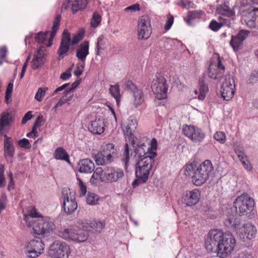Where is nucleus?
I'll return each mask as SVG.
<instances>
[{
    "mask_svg": "<svg viewBox=\"0 0 258 258\" xmlns=\"http://www.w3.org/2000/svg\"><path fill=\"white\" fill-rule=\"evenodd\" d=\"M235 243V238L230 233L213 229L208 233L205 244L208 251L217 253L219 257L224 258L231 254Z\"/></svg>",
    "mask_w": 258,
    "mask_h": 258,
    "instance_id": "nucleus-1",
    "label": "nucleus"
},
{
    "mask_svg": "<svg viewBox=\"0 0 258 258\" xmlns=\"http://www.w3.org/2000/svg\"><path fill=\"white\" fill-rule=\"evenodd\" d=\"M72 67L68 69L65 72L61 74L60 78L62 80H66L71 77Z\"/></svg>",
    "mask_w": 258,
    "mask_h": 258,
    "instance_id": "nucleus-55",
    "label": "nucleus"
},
{
    "mask_svg": "<svg viewBox=\"0 0 258 258\" xmlns=\"http://www.w3.org/2000/svg\"><path fill=\"white\" fill-rule=\"evenodd\" d=\"M45 50L46 48L45 46H41L39 49L35 53L33 58L31 61V67L33 69H37L43 64V59Z\"/></svg>",
    "mask_w": 258,
    "mask_h": 258,
    "instance_id": "nucleus-22",
    "label": "nucleus"
},
{
    "mask_svg": "<svg viewBox=\"0 0 258 258\" xmlns=\"http://www.w3.org/2000/svg\"><path fill=\"white\" fill-rule=\"evenodd\" d=\"M223 24L221 22L218 23L215 20H212L209 25V28L214 31H217L223 26Z\"/></svg>",
    "mask_w": 258,
    "mask_h": 258,
    "instance_id": "nucleus-47",
    "label": "nucleus"
},
{
    "mask_svg": "<svg viewBox=\"0 0 258 258\" xmlns=\"http://www.w3.org/2000/svg\"><path fill=\"white\" fill-rule=\"evenodd\" d=\"M60 19H61V15L60 14L57 15L54 19V22H53V25L52 26V32H51V34H50V38H49V43L48 44H47V46H48V47L51 45V42H50V39H53V37L55 36V35L56 34V31H57V29H58V27L59 26Z\"/></svg>",
    "mask_w": 258,
    "mask_h": 258,
    "instance_id": "nucleus-33",
    "label": "nucleus"
},
{
    "mask_svg": "<svg viewBox=\"0 0 258 258\" xmlns=\"http://www.w3.org/2000/svg\"><path fill=\"white\" fill-rule=\"evenodd\" d=\"M101 18L100 16L96 13H95L91 22V25L93 28H96L101 22Z\"/></svg>",
    "mask_w": 258,
    "mask_h": 258,
    "instance_id": "nucleus-45",
    "label": "nucleus"
},
{
    "mask_svg": "<svg viewBox=\"0 0 258 258\" xmlns=\"http://www.w3.org/2000/svg\"><path fill=\"white\" fill-rule=\"evenodd\" d=\"M230 45L232 47L234 51H237L242 47L243 41H242L236 35L232 36L230 42Z\"/></svg>",
    "mask_w": 258,
    "mask_h": 258,
    "instance_id": "nucleus-35",
    "label": "nucleus"
},
{
    "mask_svg": "<svg viewBox=\"0 0 258 258\" xmlns=\"http://www.w3.org/2000/svg\"><path fill=\"white\" fill-rule=\"evenodd\" d=\"M152 28L150 18L148 16H143L138 24V37L139 39H147L151 35Z\"/></svg>",
    "mask_w": 258,
    "mask_h": 258,
    "instance_id": "nucleus-12",
    "label": "nucleus"
},
{
    "mask_svg": "<svg viewBox=\"0 0 258 258\" xmlns=\"http://www.w3.org/2000/svg\"><path fill=\"white\" fill-rule=\"evenodd\" d=\"M225 67L218 59L217 64L211 63L209 68L208 76L213 79H220L224 73Z\"/></svg>",
    "mask_w": 258,
    "mask_h": 258,
    "instance_id": "nucleus-19",
    "label": "nucleus"
},
{
    "mask_svg": "<svg viewBox=\"0 0 258 258\" xmlns=\"http://www.w3.org/2000/svg\"><path fill=\"white\" fill-rule=\"evenodd\" d=\"M63 209L67 215L73 214L77 210L78 204L76 201L75 194L68 188L62 189Z\"/></svg>",
    "mask_w": 258,
    "mask_h": 258,
    "instance_id": "nucleus-8",
    "label": "nucleus"
},
{
    "mask_svg": "<svg viewBox=\"0 0 258 258\" xmlns=\"http://www.w3.org/2000/svg\"><path fill=\"white\" fill-rule=\"evenodd\" d=\"M214 139L221 143H224L226 141V136L223 132H217L214 135Z\"/></svg>",
    "mask_w": 258,
    "mask_h": 258,
    "instance_id": "nucleus-46",
    "label": "nucleus"
},
{
    "mask_svg": "<svg viewBox=\"0 0 258 258\" xmlns=\"http://www.w3.org/2000/svg\"><path fill=\"white\" fill-rule=\"evenodd\" d=\"M48 253L52 258H69L71 250L66 243L55 241L50 245Z\"/></svg>",
    "mask_w": 258,
    "mask_h": 258,
    "instance_id": "nucleus-7",
    "label": "nucleus"
},
{
    "mask_svg": "<svg viewBox=\"0 0 258 258\" xmlns=\"http://www.w3.org/2000/svg\"><path fill=\"white\" fill-rule=\"evenodd\" d=\"M137 126V121L136 119L129 118L126 122L121 124L123 134L134 142L133 133L135 131Z\"/></svg>",
    "mask_w": 258,
    "mask_h": 258,
    "instance_id": "nucleus-20",
    "label": "nucleus"
},
{
    "mask_svg": "<svg viewBox=\"0 0 258 258\" xmlns=\"http://www.w3.org/2000/svg\"><path fill=\"white\" fill-rule=\"evenodd\" d=\"M244 167L248 170H250L252 169V167L250 162L246 159V157L245 156L239 159Z\"/></svg>",
    "mask_w": 258,
    "mask_h": 258,
    "instance_id": "nucleus-54",
    "label": "nucleus"
},
{
    "mask_svg": "<svg viewBox=\"0 0 258 258\" xmlns=\"http://www.w3.org/2000/svg\"><path fill=\"white\" fill-rule=\"evenodd\" d=\"M7 201V196L6 194H3L0 198V213L6 207Z\"/></svg>",
    "mask_w": 258,
    "mask_h": 258,
    "instance_id": "nucleus-53",
    "label": "nucleus"
},
{
    "mask_svg": "<svg viewBox=\"0 0 258 258\" xmlns=\"http://www.w3.org/2000/svg\"><path fill=\"white\" fill-rule=\"evenodd\" d=\"M104 122L103 119H96L91 121L88 125V130L94 134L100 135L104 131Z\"/></svg>",
    "mask_w": 258,
    "mask_h": 258,
    "instance_id": "nucleus-23",
    "label": "nucleus"
},
{
    "mask_svg": "<svg viewBox=\"0 0 258 258\" xmlns=\"http://www.w3.org/2000/svg\"><path fill=\"white\" fill-rule=\"evenodd\" d=\"M79 225L87 231L94 230L96 232H100L104 226L103 222L95 220L89 221L85 220L82 221Z\"/></svg>",
    "mask_w": 258,
    "mask_h": 258,
    "instance_id": "nucleus-24",
    "label": "nucleus"
},
{
    "mask_svg": "<svg viewBox=\"0 0 258 258\" xmlns=\"http://www.w3.org/2000/svg\"><path fill=\"white\" fill-rule=\"evenodd\" d=\"M173 23V17L172 16H170L169 17L166 22V24L164 26V28L166 30H168L170 29L172 24Z\"/></svg>",
    "mask_w": 258,
    "mask_h": 258,
    "instance_id": "nucleus-57",
    "label": "nucleus"
},
{
    "mask_svg": "<svg viewBox=\"0 0 258 258\" xmlns=\"http://www.w3.org/2000/svg\"><path fill=\"white\" fill-rule=\"evenodd\" d=\"M32 117V115L31 114V112L28 111L27 113H26L25 114L24 116L22 118V123L25 124L28 120L31 119Z\"/></svg>",
    "mask_w": 258,
    "mask_h": 258,
    "instance_id": "nucleus-60",
    "label": "nucleus"
},
{
    "mask_svg": "<svg viewBox=\"0 0 258 258\" xmlns=\"http://www.w3.org/2000/svg\"><path fill=\"white\" fill-rule=\"evenodd\" d=\"M12 120V116L10 113L8 112L2 113L0 119V132L3 131L5 126L10 124Z\"/></svg>",
    "mask_w": 258,
    "mask_h": 258,
    "instance_id": "nucleus-31",
    "label": "nucleus"
},
{
    "mask_svg": "<svg viewBox=\"0 0 258 258\" xmlns=\"http://www.w3.org/2000/svg\"><path fill=\"white\" fill-rule=\"evenodd\" d=\"M58 235L65 240L77 242H84L88 238V233L85 230L74 228H67L60 230Z\"/></svg>",
    "mask_w": 258,
    "mask_h": 258,
    "instance_id": "nucleus-6",
    "label": "nucleus"
},
{
    "mask_svg": "<svg viewBox=\"0 0 258 258\" xmlns=\"http://www.w3.org/2000/svg\"><path fill=\"white\" fill-rule=\"evenodd\" d=\"M217 12L221 15L228 17L233 15L232 10H231L226 4H224L222 6H219L217 8Z\"/></svg>",
    "mask_w": 258,
    "mask_h": 258,
    "instance_id": "nucleus-36",
    "label": "nucleus"
},
{
    "mask_svg": "<svg viewBox=\"0 0 258 258\" xmlns=\"http://www.w3.org/2000/svg\"><path fill=\"white\" fill-rule=\"evenodd\" d=\"M54 157L56 159L64 160L70 164L69 156L68 153L61 147L57 148L55 150Z\"/></svg>",
    "mask_w": 258,
    "mask_h": 258,
    "instance_id": "nucleus-30",
    "label": "nucleus"
},
{
    "mask_svg": "<svg viewBox=\"0 0 258 258\" xmlns=\"http://www.w3.org/2000/svg\"><path fill=\"white\" fill-rule=\"evenodd\" d=\"M183 134L195 143H200L205 137V134L200 128L191 125L185 124L182 127Z\"/></svg>",
    "mask_w": 258,
    "mask_h": 258,
    "instance_id": "nucleus-13",
    "label": "nucleus"
},
{
    "mask_svg": "<svg viewBox=\"0 0 258 258\" xmlns=\"http://www.w3.org/2000/svg\"><path fill=\"white\" fill-rule=\"evenodd\" d=\"M88 5L87 0H75L71 3V9L73 13L85 9Z\"/></svg>",
    "mask_w": 258,
    "mask_h": 258,
    "instance_id": "nucleus-28",
    "label": "nucleus"
},
{
    "mask_svg": "<svg viewBox=\"0 0 258 258\" xmlns=\"http://www.w3.org/2000/svg\"><path fill=\"white\" fill-rule=\"evenodd\" d=\"M80 84V81H75V82H74L72 84V87L71 88L69 89L68 91H71V92H72L73 93V90L76 88H77V87H78V86Z\"/></svg>",
    "mask_w": 258,
    "mask_h": 258,
    "instance_id": "nucleus-63",
    "label": "nucleus"
},
{
    "mask_svg": "<svg viewBox=\"0 0 258 258\" xmlns=\"http://www.w3.org/2000/svg\"><path fill=\"white\" fill-rule=\"evenodd\" d=\"M71 45L70 34L67 30L63 32L61 42L57 53L60 58H62L68 53Z\"/></svg>",
    "mask_w": 258,
    "mask_h": 258,
    "instance_id": "nucleus-17",
    "label": "nucleus"
},
{
    "mask_svg": "<svg viewBox=\"0 0 258 258\" xmlns=\"http://www.w3.org/2000/svg\"><path fill=\"white\" fill-rule=\"evenodd\" d=\"M134 104L135 106L140 105L144 101V96L142 91L136 88L133 91Z\"/></svg>",
    "mask_w": 258,
    "mask_h": 258,
    "instance_id": "nucleus-32",
    "label": "nucleus"
},
{
    "mask_svg": "<svg viewBox=\"0 0 258 258\" xmlns=\"http://www.w3.org/2000/svg\"><path fill=\"white\" fill-rule=\"evenodd\" d=\"M254 205L253 199L246 193H244L237 197L233 203L236 214L240 216L246 215L250 213Z\"/></svg>",
    "mask_w": 258,
    "mask_h": 258,
    "instance_id": "nucleus-5",
    "label": "nucleus"
},
{
    "mask_svg": "<svg viewBox=\"0 0 258 258\" xmlns=\"http://www.w3.org/2000/svg\"><path fill=\"white\" fill-rule=\"evenodd\" d=\"M213 169L211 161L206 160L199 166L195 163L187 164L184 168V173L186 176L191 177L194 184L200 186L206 182Z\"/></svg>",
    "mask_w": 258,
    "mask_h": 258,
    "instance_id": "nucleus-2",
    "label": "nucleus"
},
{
    "mask_svg": "<svg viewBox=\"0 0 258 258\" xmlns=\"http://www.w3.org/2000/svg\"><path fill=\"white\" fill-rule=\"evenodd\" d=\"M157 149V141L153 139L151 141V144H148L147 146L146 144L143 143L138 146L135 149V157L137 158H141L144 156L149 155L150 153H153L150 150L155 151Z\"/></svg>",
    "mask_w": 258,
    "mask_h": 258,
    "instance_id": "nucleus-15",
    "label": "nucleus"
},
{
    "mask_svg": "<svg viewBox=\"0 0 258 258\" xmlns=\"http://www.w3.org/2000/svg\"><path fill=\"white\" fill-rule=\"evenodd\" d=\"M77 180L78 182L80 194L81 196H84L86 195L87 192L86 186L80 178H77Z\"/></svg>",
    "mask_w": 258,
    "mask_h": 258,
    "instance_id": "nucleus-48",
    "label": "nucleus"
},
{
    "mask_svg": "<svg viewBox=\"0 0 258 258\" xmlns=\"http://www.w3.org/2000/svg\"><path fill=\"white\" fill-rule=\"evenodd\" d=\"M48 90V88H38L35 95V99L38 101H41L42 97L44 96L46 92Z\"/></svg>",
    "mask_w": 258,
    "mask_h": 258,
    "instance_id": "nucleus-44",
    "label": "nucleus"
},
{
    "mask_svg": "<svg viewBox=\"0 0 258 258\" xmlns=\"http://www.w3.org/2000/svg\"><path fill=\"white\" fill-rule=\"evenodd\" d=\"M238 258H252V256L248 253H240Z\"/></svg>",
    "mask_w": 258,
    "mask_h": 258,
    "instance_id": "nucleus-64",
    "label": "nucleus"
},
{
    "mask_svg": "<svg viewBox=\"0 0 258 258\" xmlns=\"http://www.w3.org/2000/svg\"><path fill=\"white\" fill-rule=\"evenodd\" d=\"M240 221L239 218H235L234 216H230L226 218L224 221V225L229 228L238 230L239 227Z\"/></svg>",
    "mask_w": 258,
    "mask_h": 258,
    "instance_id": "nucleus-29",
    "label": "nucleus"
},
{
    "mask_svg": "<svg viewBox=\"0 0 258 258\" xmlns=\"http://www.w3.org/2000/svg\"><path fill=\"white\" fill-rule=\"evenodd\" d=\"M182 198L187 206H193L197 205L200 201L201 192L198 189L187 191Z\"/></svg>",
    "mask_w": 258,
    "mask_h": 258,
    "instance_id": "nucleus-18",
    "label": "nucleus"
},
{
    "mask_svg": "<svg viewBox=\"0 0 258 258\" xmlns=\"http://www.w3.org/2000/svg\"><path fill=\"white\" fill-rule=\"evenodd\" d=\"M202 15V12H198L197 11L189 12L187 22L189 24L192 20L196 19H199Z\"/></svg>",
    "mask_w": 258,
    "mask_h": 258,
    "instance_id": "nucleus-42",
    "label": "nucleus"
},
{
    "mask_svg": "<svg viewBox=\"0 0 258 258\" xmlns=\"http://www.w3.org/2000/svg\"><path fill=\"white\" fill-rule=\"evenodd\" d=\"M126 10H133V11H139L140 10L139 5L135 4L130 7H127L125 9Z\"/></svg>",
    "mask_w": 258,
    "mask_h": 258,
    "instance_id": "nucleus-62",
    "label": "nucleus"
},
{
    "mask_svg": "<svg viewBox=\"0 0 258 258\" xmlns=\"http://www.w3.org/2000/svg\"><path fill=\"white\" fill-rule=\"evenodd\" d=\"M47 33H38L35 36V40L39 43H43L46 38Z\"/></svg>",
    "mask_w": 258,
    "mask_h": 258,
    "instance_id": "nucleus-51",
    "label": "nucleus"
},
{
    "mask_svg": "<svg viewBox=\"0 0 258 258\" xmlns=\"http://www.w3.org/2000/svg\"><path fill=\"white\" fill-rule=\"evenodd\" d=\"M82 37L80 34H77L76 35H75L72 40H71V44L72 45H75L77 44L81 39Z\"/></svg>",
    "mask_w": 258,
    "mask_h": 258,
    "instance_id": "nucleus-56",
    "label": "nucleus"
},
{
    "mask_svg": "<svg viewBox=\"0 0 258 258\" xmlns=\"http://www.w3.org/2000/svg\"><path fill=\"white\" fill-rule=\"evenodd\" d=\"M74 93L71 91H65L64 95L57 102V106H62L63 104L72 100Z\"/></svg>",
    "mask_w": 258,
    "mask_h": 258,
    "instance_id": "nucleus-37",
    "label": "nucleus"
},
{
    "mask_svg": "<svg viewBox=\"0 0 258 258\" xmlns=\"http://www.w3.org/2000/svg\"><path fill=\"white\" fill-rule=\"evenodd\" d=\"M43 119L42 116H38L35 120L34 126L38 127L43 124Z\"/></svg>",
    "mask_w": 258,
    "mask_h": 258,
    "instance_id": "nucleus-61",
    "label": "nucleus"
},
{
    "mask_svg": "<svg viewBox=\"0 0 258 258\" xmlns=\"http://www.w3.org/2000/svg\"><path fill=\"white\" fill-rule=\"evenodd\" d=\"M77 168L80 173H90L94 171L95 165L93 162L89 159L80 160L78 163Z\"/></svg>",
    "mask_w": 258,
    "mask_h": 258,
    "instance_id": "nucleus-21",
    "label": "nucleus"
},
{
    "mask_svg": "<svg viewBox=\"0 0 258 258\" xmlns=\"http://www.w3.org/2000/svg\"><path fill=\"white\" fill-rule=\"evenodd\" d=\"M102 152L111 162L113 161L114 158L117 153V150L114 148V145L110 143L103 146Z\"/></svg>",
    "mask_w": 258,
    "mask_h": 258,
    "instance_id": "nucleus-27",
    "label": "nucleus"
},
{
    "mask_svg": "<svg viewBox=\"0 0 258 258\" xmlns=\"http://www.w3.org/2000/svg\"><path fill=\"white\" fill-rule=\"evenodd\" d=\"M13 84L11 83H10L8 87L7 88L5 99L6 100H8L11 97V94L13 91Z\"/></svg>",
    "mask_w": 258,
    "mask_h": 258,
    "instance_id": "nucleus-52",
    "label": "nucleus"
},
{
    "mask_svg": "<svg viewBox=\"0 0 258 258\" xmlns=\"http://www.w3.org/2000/svg\"><path fill=\"white\" fill-rule=\"evenodd\" d=\"M14 148L12 142L9 139L7 138L4 141V154L8 161L13 162L12 157L14 155Z\"/></svg>",
    "mask_w": 258,
    "mask_h": 258,
    "instance_id": "nucleus-26",
    "label": "nucleus"
},
{
    "mask_svg": "<svg viewBox=\"0 0 258 258\" xmlns=\"http://www.w3.org/2000/svg\"><path fill=\"white\" fill-rule=\"evenodd\" d=\"M124 172L121 169L114 167L97 168L92 174L90 181L93 184L99 182L113 183L121 179L124 176Z\"/></svg>",
    "mask_w": 258,
    "mask_h": 258,
    "instance_id": "nucleus-3",
    "label": "nucleus"
},
{
    "mask_svg": "<svg viewBox=\"0 0 258 258\" xmlns=\"http://www.w3.org/2000/svg\"><path fill=\"white\" fill-rule=\"evenodd\" d=\"M255 11H252L249 14L250 18H246L244 21L248 27L251 28H255L256 26V17L255 16Z\"/></svg>",
    "mask_w": 258,
    "mask_h": 258,
    "instance_id": "nucleus-39",
    "label": "nucleus"
},
{
    "mask_svg": "<svg viewBox=\"0 0 258 258\" xmlns=\"http://www.w3.org/2000/svg\"><path fill=\"white\" fill-rule=\"evenodd\" d=\"M89 43L85 41L80 44L76 50V57L82 62H85L87 56L89 53Z\"/></svg>",
    "mask_w": 258,
    "mask_h": 258,
    "instance_id": "nucleus-25",
    "label": "nucleus"
},
{
    "mask_svg": "<svg viewBox=\"0 0 258 258\" xmlns=\"http://www.w3.org/2000/svg\"><path fill=\"white\" fill-rule=\"evenodd\" d=\"M55 228L53 222L49 219L38 220L33 228V233L37 235H44Z\"/></svg>",
    "mask_w": 258,
    "mask_h": 258,
    "instance_id": "nucleus-14",
    "label": "nucleus"
},
{
    "mask_svg": "<svg viewBox=\"0 0 258 258\" xmlns=\"http://www.w3.org/2000/svg\"><path fill=\"white\" fill-rule=\"evenodd\" d=\"M24 249L28 257L36 258L44 252V244L40 238L32 239L25 243Z\"/></svg>",
    "mask_w": 258,
    "mask_h": 258,
    "instance_id": "nucleus-9",
    "label": "nucleus"
},
{
    "mask_svg": "<svg viewBox=\"0 0 258 258\" xmlns=\"http://www.w3.org/2000/svg\"><path fill=\"white\" fill-rule=\"evenodd\" d=\"M249 31L245 30L240 31L236 36L243 42L248 37Z\"/></svg>",
    "mask_w": 258,
    "mask_h": 258,
    "instance_id": "nucleus-49",
    "label": "nucleus"
},
{
    "mask_svg": "<svg viewBox=\"0 0 258 258\" xmlns=\"http://www.w3.org/2000/svg\"><path fill=\"white\" fill-rule=\"evenodd\" d=\"M8 48L6 46L0 47V58L4 59L7 55Z\"/></svg>",
    "mask_w": 258,
    "mask_h": 258,
    "instance_id": "nucleus-58",
    "label": "nucleus"
},
{
    "mask_svg": "<svg viewBox=\"0 0 258 258\" xmlns=\"http://www.w3.org/2000/svg\"><path fill=\"white\" fill-rule=\"evenodd\" d=\"M234 148L236 154L240 159L245 156L242 147L239 143H235L234 144Z\"/></svg>",
    "mask_w": 258,
    "mask_h": 258,
    "instance_id": "nucleus-43",
    "label": "nucleus"
},
{
    "mask_svg": "<svg viewBox=\"0 0 258 258\" xmlns=\"http://www.w3.org/2000/svg\"><path fill=\"white\" fill-rule=\"evenodd\" d=\"M130 159V149L128 146L127 143L125 144L124 146V151L122 154V156L121 158V160L122 162L124 163V166L126 167V165L129 161Z\"/></svg>",
    "mask_w": 258,
    "mask_h": 258,
    "instance_id": "nucleus-40",
    "label": "nucleus"
},
{
    "mask_svg": "<svg viewBox=\"0 0 258 258\" xmlns=\"http://www.w3.org/2000/svg\"><path fill=\"white\" fill-rule=\"evenodd\" d=\"M256 231V229L253 225L247 223L238 229L237 234L243 241H245V239H251L255 237Z\"/></svg>",
    "mask_w": 258,
    "mask_h": 258,
    "instance_id": "nucleus-16",
    "label": "nucleus"
},
{
    "mask_svg": "<svg viewBox=\"0 0 258 258\" xmlns=\"http://www.w3.org/2000/svg\"><path fill=\"white\" fill-rule=\"evenodd\" d=\"M149 154V155L142 158L136 163L135 174L137 179L132 182V186L134 188L140 184L146 182L148 179L154 162V158L156 156V153L154 152Z\"/></svg>",
    "mask_w": 258,
    "mask_h": 258,
    "instance_id": "nucleus-4",
    "label": "nucleus"
},
{
    "mask_svg": "<svg viewBox=\"0 0 258 258\" xmlns=\"http://www.w3.org/2000/svg\"><path fill=\"white\" fill-rule=\"evenodd\" d=\"M98 196L94 193L89 192L86 197V202L89 205H96L98 204Z\"/></svg>",
    "mask_w": 258,
    "mask_h": 258,
    "instance_id": "nucleus-38",
    "label": "nucleus"
},
{
    "mask_svg": "<svg viewBox=\"0 0 258 258\" xmlns=\"http://www.w3.org/2000/svg\"><path fill=\"white\" fill-rule=\"evenodd\" d=\"M235 81L232 75L225 76L222 84L221 92L224 100L229 101L235 93Z\"/></svg>",
    "mask_w": 258,
    "mask_h": 258,
    "instance_id": "nucleus-11",
    "label": "nucleus"
},
{
    "mask_svg": "<svg viewBox=\"0 0 258 258\" xmlns=\"http://www.w3.org/2000/svg\"><path fill=\"white\" fill-rule=\"evenodd\" d=\"M109 91L111 95L116 99L118 102V99L120 97L119 88L118 85L111 86L109 88Z\"/></svg>",
    "mask_w": 258,
    "mask_h": 258,
    "instance_id": "nucleus-41",
    "label": "nucleus"
},
{
    "mask_svg": "<svg viewBox=\"0 0 258 258\" xmlns=\"http://www.w3.org/2000/svg\"><path fill=\"white\" fill-rule=\"evenodd\" d=\"M209 90L208 87L203 82L200 83V92L207 93Z\"/></svg>",
    "mask_w": 258,
    "mask_h": 258,
    "instance_id": "nucleus-59",
    "label": "nucleus"
},
{
    "mask_svg": "<svg viewBox=\"0 0 258 258\" xmlns=\"http://www.w3.org/2000/svg\"><path fill=\"white\" fill-rule=\"evenodd\" d=\"M151 88L157 99L161 100L166 97L167 87L166 80L160 74L155 76L152 81Z\"/></svg>",
    "mask_w": 258,
    "mask_h": 258,
    "instance_id": "nucleus-10",
    "label": "nucleus"
},
{
    "mask_svg": "<svg viewBox=\"0 0 258 258\" xmlns=\"http://www.w3.org/2000/svg\"><path fill=\"white\" fill-rule=\"evenodd\" d=\"M18 145L21 148L27 149L31 148V145L30 144L29 140L25 138L19 140L18 142Z\"/></svg>",
    "mask_w": 258,
    "mask_h": 258,
    "instance_id": "nucleus-50",
    "label": "nucleus"
},
{
    "mask_svg": "<svg viewBox=\"0 0 258 258\" xmlns=\"http://www.w3.org/2000/svg\"><path fill=\"white\" fill-rule=\"evenodd\" d=\"M103 156H104L105 155L102 151L94 154V159L97 165H103L111 163L106 157L105 158H103Z\"/></svg>",
    "mask_w": 258,
    "mask_h": 258,
    "instance_id": "nucleus-34",
    "label": "nucleus"
}]
</instances>
